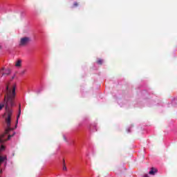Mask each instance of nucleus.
<instances>
[{
    "mask_svg": "<svg viewBox=\"0 0 177 177\" xmlns=\"http://www.w3.org/2000/svg\"><path fill=\"white\" fill-rule=\"evenodd\" d=\"M6 95L4 97V102H6V113L4 114L5 124L6 129L5 133L0 136V143H5L7 140H9L15 135H9L7 139H5V135H8L10 131L13 129L12 125V114H13V111L11 107L15 106V98L16 97V85H14L12 88H9V86L6 87Z\"/></svg>",
    "mask_w": 177,
    "mask_h": 177,
    "instance_id": "f257e3e1",
    "label": "nucleus"
},
{
    "mask_svg": "<svg viewBox=\"0 0 177 177\" xmlns=\"http://www.w3.org/2000/svg\"><path fill=\"white\" fill-rule=\"evenodd\" d=\"M31 42V38L28 37H24L21 38L19 41V46H27L28 44Z\"/></svg>",
    "mask_w": 177,
    "mask_h": 177,
    "instance_id": "f03ea898",
    "label": "nucleus"
},
{
    "mask_svg": "<svg viewBox=\"0 0 177 177\" xmlns=\"http://www.w3.org/2000/svg\"><path fill=\"white\" fill-rule=\"evenodd\" d=\"M3 162H8V156L6 155H0V167L2 165Z\"/></svg>",
    "mask_w": 177,
    "mask_h": 177,
    "instance_id": "7ed1b4c3",
    "label": "nucleus"
},
{
    "mask_svg": "<svg viewBox=\"0 0 177 177\" xmlns=\"http://www.w3.org/2000/svg\"><path fill=\"white\" fill-rule=\"evenodd\" d=\"M157 172H158L157 169H156L154 167H151V170L149 171V174L154 176V175H156V174H157Z\"/></svg>",
    "mask_w": 177,
    "mask_h": 177,
    "instance_id": "20e7f679",
    "label": "nucleus"
},
{
    "mask_svg": "<svg viewBox=\"0 0 177 177\" xmlns=\"http://www.w3.org/2000/svg\"><path fill=\"white\" fill-rule=\"evenodd\" d=\"M15 67H21V61L18 59L15 64Z\"/></svg>",
    "mask_w": 177,
    "mask_h": 177,
    "instance_id": "39448f33",
    "label": "nucleus"
},
{
    "mask_svg": "<svg viewBox=\"0 0 177 177\" xmlns=\"http://www.w3.org/2000/svg\"><path fill=\"white\" fill-rule=\"evenodd\" d=\"M9 74H10V70L7 69L6 71V73H2V77H3V75H9Z\"/></svg>",
    "mask_w": 177,
    "mask_h": 177,
    "instance_id": "423d86ee",
    "label": "nucleus"
},
{
    "mask_svg": "<svg viewBox=\"0 0 177 177\" xmlns=\"http://www.w3.org/2000/svg\"><path fill=\"white\" fill-rule=\"evenodd\" d=\"M20 114H21V109L20 105H19V114L17 117V122H18V121H19V118L20 117Z\"/></svg>",
    "mask_w": 177,
    "mask_h": 177,
    "instance_id": "0eeeda50",
    "label": "nucleus"
},
{
    "mask_svg": "<svg viewBox=\"0 0 177 177\" xmlns=\"http://www.w3.org/2000/svg\"><path fill=\"white\" fill-rule=\"evenodd\" d=\"M5 146L3 145H1V147H0V154L1 153H2V151H5Z\"/></svg>",
    "mask_w": 177,
    "mask_h": 177,
    "instance_id": "6e6552de",
    "label": "nucleus"
},
{
    "mask_svg": "<svg viewBox=\"0 0 177 177\" xmlns=\"http://www.w3.org/2000/svg\"><path fill=\"white\" fill-rule=\"evenodd\" d=\"M97 64H103V59H98L97 61Z\"/></svg>",
    "mask_w": 177,
    "mask_h": 177,
    "instance_id": "1a4fd4ad",
    "label": "nucleus"
},
{
    "mask_svg": "<svg viewBox=\"0 0 177 177\" xmlns=\"http://www.w3.org/2000/svg\"><path fill=\"white\" fill-rule=\"evenodd\" d=\"M3 107H5V104H0V110H2V109H3Z\"/></svg>",
    "mask_w": 177,
    "mask_h": 177,
    "instance_id": "9d476101",
    "label": "nucleus"
},
{
    "mask_svg": "<svg viewBox=\"0 0 177 177\" xmlns=\"http://www.w3.org/2000/svg\"><path fill=\"white\" fill-rule=\"evenodd\" d=\"M63 169L64 171H67V167H66V165H64Z\"/></svg>",
    "mask_w": 177,
    "mask_h": 177,
    "instance_id": "9b49d317",
    "label": "nucleus"
},
{
    "mask_svg": "<svg viewBox=\"0 0 177 177\" xmlns=\"http://www.w3.org/2000/svg\"><path fill=\"white\" fill-rule=\"evenodd\" d=\"M73 6H78V3L77 2L74 3Z\"/></svg>",
    "mask_w": 177,
    "mask_h": 177,
    "instance_id": "f8f14e48",
    "label": "nucleus"
},
{
    "mask_svg": "<svg viewBox=\"0 0 177 177\" xmlns=\"http://www.w3.org/2000/svg\"><path fill=\"white\" fill-rule=\"evenodd\" d=\"M64 165H66V160H64V159H63V161H62Z\"/></svg>",
    "mask_w": 177,
    "mask_h": 177,
    "instance_id": "ddd939ff",
    "label": "nucleus"
},
{
    "mask_svg": "<svg viewBox=\"0 0 177 177\" xmlns=\"http://www.w3.org/2000/svg\"><path fill=\"white\" fill-rule=\"evenodd\" d=\"M144 177H149V175L145 174V175H144Z\"/></svg>",
    "mask_w": 177,
    "mask_h": 177,
    "instance_id": "4468645a",
    "label": "nucleus"
},
{
    "mask_svg": "<svg viewBox=\"0 0 177 177\" xmlns=\"http://www.w3.org/2000/svg\"><path fill=\"white\" fill-rule=\"evenodd\" d=\"M26 73V71H22V74H24Z\"/></svg>",
    "mask_w": 177,
    "mask_h": 177,
    "instance_id": "2eb2a0df",
    "label": "nucleus"
},
{
    "mask_svg": "<svg viewBox=\"0 0 177 177\" xmlns=\"http://www.w3.org/2000/svg\"><path fill=\"white\" fill-rule=\"evenodd\" d=\"M14 79H15V77H12V80H14Z\"/></svg>",
    "mask_w": 177,
    "mask_h": 177,
    "instance_id": "dca6fc26",
    "label": "nucleus"
},
{
    "mask_svg": "<svg viewBox=\"0 0 177 177\" xmlns=\"http://www.w3.org/2000/svg\"><path fill=\"white\" fill-rule=\"evenodd\" d=\"M1 70H5V68H3Z\"/></svg>",
    "mask_w": 177,
    "mask_h": 177,
    "instance_id": "f3484780",
    "label": "nucleus"
}]
</instances>
